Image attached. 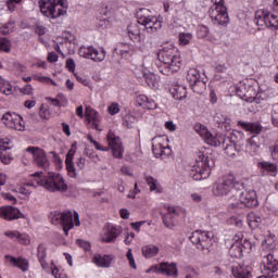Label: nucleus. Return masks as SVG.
<instances>
[{
  "label": "nucleus",
  "instance_id": "obj_1",
  "mask_svg": "<svg viewBox=\"0 0 278 278\" xmlns=\"http://www.w3.org/2000/svg\"><path fill=\"white\" fill-rule=\"evenodd\" d=\"M137 22L127 27V35L132 42H144V34H157L162 29V20L152 15L149 9H139L137 11Z\"/></svg>",
  "mask_w": 278,
  "mask_h": 278
},
{
  "label": "nucleus",
  "instance_id": "obj_2",
  "mask_svg": "<svg viewBox=\"0 0 278 278\" xmlns=\"http://www.w3.org/2000/svg\"><path fill=\"white\" fill-rule=\"evenodd\" d=\"M157 70L161 75H173L181 68V53L173 46H165L157 53Z\"/></svg>",
  "mask_w": 278,
  "mask_h": 278
},
{
  "label": "nucleus",
  "instance_id": "obj_3",
  "mask_svg": "<svg viewBox=\"0 0 278 278\" xmlns=\"http://www.w3.org/2000/svg\"><path fill=\"white\" fill-rule=\"evenodd\" d=\"M31 177H34L38 186H42L48 192L64 193L68 190V185H66V180H64L62 174L50 172L47 176L42 177V172H37Z\"/></svg>",
  "mask_w": 278,
  "mask_h": 278
},
{
  "label": "nucleus",
  "instance_id": "obj_4",
  "mask_svg": "<svg viewBox=\"0 0 278 278\" xmlns=\"http://www.w3.org/2000/svg\"><path fill=\"white\" fill-rule=\"evenodd\" d=\"M215 166L214 157L212 154L205 151H198L194 154V161L192 163V172L194 179H207L212 175V168Z\"/></svg>",
  "mask_w": 278,
  "mask_h": 278
},
{
  "label": "nucleus",
  "instance_id": "obj_5",
  "mask_svg": "<svg viewBox=\"0 0 278 278\" xmlns=\"http://www.w3.org/2000/svg\"><path fill=\"white\" fill-rule=\"evenodd\" d=\"M40 12L48 18H60L64 16L68 10V1L66 0H39Z\"/></svg>",
  "mask_w": 278,
  "mask_h": 278
},
{
  "label": "nucleus",
  "instance_id": "obj_6",
  "mask_svg": "<svg viewBox=\"0 0 278 278\" xmlns=\"http://www.w3.org/2000/svg\"><path fill=\"white\" fill-rule=\"evenodd\" d=\"M52 225H61L63 227V231L65 236L68 235V231L73 229V227H79L81 222H79V213L71 211H66L63 213H55L51 218Z\"/></svg>",
  "mask_w": 278,
  "mask_h": 278
},
{
  "label": "nucleus",
  "instance_id": "obj_7",
  "mask_svg": "<svg viewBox=\"0 0 278 278\" xmlns=\"http://www.w3.org/2000/svg\"><path fill=\"white\" fill-rule=\"evenodd\" d=\"M106 140L109 148L101 146V143H99L98 141H93L92 144L94 149H97V151H110L111 149L113 157H117L118 160H121L125 151L123 149V141H121V137L116 136L112 131H109Z\"/></svg>",
  "mask_w": 278,
  "mask_h": 278
},
{
  "label": "nucleus",
  "instance_id": "obj_8",
  "mask_svg": "<svg viewBox=\"0 0 278 278\" xmlns=\"http://www.w3.org/2000/svg\"><path fill=\"white\" fill-rule=\"evenodd\" d=\"M213 5L210 8V16L215 25L225 27L229 24V13L225 7V0H212Z\"/></svg>",
  "mask_w": 278,
  "mask_h": 278
},
{
  "label": "nucleus",
  "instance_id": "obj_9",
  "mask_svg": "<svg viewBox=\"0 0 278 278\" xmlns=\"http://www.w3.org/2000/svg\"><path fill=\"white\" fill-rule=\"evenodd\" d=\"M170 139L168 136H157L152 139V153L155 157H162L165 160H170L173 157V149L168 144Z\"/></svg>",
  "mask_w": 278,
  "mask_h": 278
},
{
  "label": "nucleus",
  "instance_id": "obj_10",
  "mask_svg": "<svg viewBox=\"0 0 278 278\" xmlns=\"http://www.w3.org/2000/svg\"><path fill=\"white\" fill-rule=\"evenodd\" d=\"M239 186L238 181H236V176L229 174L219 178L214 185L212 192L215 197H225V194H229L232 190H236V187Z\"/></svg>",
  "mask_w": 278,
  "mask_h": 278
},
{
  "label": "nucleus",
  "instance_id": "obj_11",
  "mask_svg": "<svg viewBox=\"0 0 278 278\" xmlns=\"http://www.w3.org/2000/svg\"><path fill=\"white\" fill-rule=\"evenodd\" d=\"M187 81H189L193 92H197L198 94H203L207 88L205 74H201V72H199L197 68H190L187 72Z\"/></svg>",
  "mask_w": 278,
  "mask_h": 278
},
{
  "label": "nucleus",
  "instance_id": "obj_12",
  "mask_svg": "<svg viewBox=\"0 0 278 278\" xmlns=\"http://www.w3.org/2000/svg\"><path fill=\"white\" fill-rule=\"evenodd\" d=\"M195 131L204 139L206 144H210V147H220V144H225L227 142V139H225V135L217 132V134H212L205 127L204 125L197 124L194 126Z\"/></svg>",
  "mask_w": 278,
  "mask_h": 278
},
{
  "label": "nucleus",
  "instance_id": "obj_13",
  "mask_svg": "<svg viewBox=\"0 0 278 278\" xmlns=\"http://www.w3.org/2000/svg\"><path fill=\"white\" fill-rule=\"evenodd\" d=\"M26 151L33 155L34 166L41 168V170H49L51 168V161H49V156H47V152L42 148L28 147Z\"/></svg>",
  "mask_w": 278,
  "mask_h": 278
},
{
  "label": "nucleus",
  "instance_id": "obj_14",
  "mask_svg": "<svg viewBox=\"0 0 278 278\" xmlns=\"http://www.w3.org/2000/svg\"><path fill=\"white\" fill-rule=\"evenodd\" d=\"M256 25L260 27H268L269 29L277 30L278 29V14L270 13L266 10H258L255 13Z\"/></svg>",
  "mask_w": 278,
  "mask_h": 278
},
{
  "label": "nucleus",
  "instance_id": "obj_15",
  "mask_svg": "<svg viewBox=\"0 0 278 278\" xmlns=\"http://www.w3.org/2000/svg\"><path fill=\"white\" fill-rule=\"evenodd\" d=\"M213 237L214 235L212 232L195 230L190 236V240L192 244H195L197 249L205 251V249H210V247H212Z\"/></svg>",
  "mask_w": 278,
  "mask_h": 278
},
{
  "label": "nucleus",
  "instance_id": "obj_16",
  "mask_svg": "<svg viewBox=\"0 0 278 278\" xmlns=\"http://www.w3.org/2000/svg\"><path fill=\"white\" fill-rule=\"evenodd\" d=\"M238 195V192L236 193ZM239 201L240 203H231L230 207L232 210H236V207H242L244 205L245 207H257V193H255V190H244L241 193H239Z\"/></svg>",
  "mask_w": 278,
  "mask_h": 278
},
{
  "label": "nucleus",
  "instance_id": "obj_17",
  "mask_svg": "<svg viewBox=\"0 0 278 278\" xmlns=\"http://www.w3.org/2000/svg\"><path fill=\"white\" fill-rule=\"evenodd\" d=\"M80 58L92 60L93 62H103L105 60V49H97L92 46H81L78 50Z\"/></svg>",
  "mask_w": 278,
  "mask_h": 278
},
{
  "label": "nucleus",
  "instance_id": "obj_18",
  "mask_svg": "<svg viewBox=\"0 0 278 278\" xmlns=\"http://www.w3.org/2000/svg\"><path fill=\"white\" fill-rule=\"evenodd\" d=\"M184 214V208L179 206H168L167 213L163 215V223L168 229H173L179 218Z\"/></svg>",
  "mask_w": 278,
  "mask_h": 278
},
{
  "label": "nucleus",
  "instance_id": "obj_19",
  "mask_svg": "<svg viewBox=\"0 0 278 278\" xmlns=\"http://www.w3.org/2000/svg\"><path fill=\"white\" fill-rule=\"evenodd\" d=\"M121 236V227L108 224L103 227V230L100 235L101 242L110 244L116 242V238Z\"/></svg>",
  "mask_w": 278,
  "mask_h": 278
},
{
  "label": "nucleus",
  "instance_id": "obj_20",
  "mask_svg": "<svg viewBox=\"0 0 278 278\" xmlns=\"http://www.w3.org/2000/svg\"><path fill=\"white\" fill-rule=\"evenodd\" d=\"M75 153H77V146L72 144L71 149L68 150L65 156V166H66L67 175L72 179H77L78 177L77 168H75V162H73L75 157Z\"/></svg>",
  "mask_w": 278,
  "mask_h": 278
},
{
  "label": "nucleus",
  "instance_id": "obj_21",
  "mask_svg": "<svg viewBox=\"0 0 278 278\" xmlns=\"http://www.w3.org/2000/svg\"><path fill=\"white\" fill-rule=\"evenodd\" d=\"M262 271L265 273L266 275L270 273H277L278 270V260L275 258L273 254H267L263 256L262 261Z\"/></svg>",
  "mask_w": 278,
  "mask_h": 278
},
{
  "label": "nucleus",
  "instance_id": "obj_22",
  "mask_svg": "<svg viewBox=\"0 0 278 278\" xmlns=\"http://www.w3.org/2000/svg\"><path fill=\"white\" fill-rule=\"evenodd\" d=\"M4 260L7 264H9L10 266H14L15 268H20L22 273H27V270H29V261L27 258H24L22 256L16 258L12 255H5Z\"/></svg>",
  "mask_w": 278,
  "mask_h": 278
},
{
  "label": "nucleus",
  "instance_id": "obj_23",
  "mask_svg": "<svg viewBox=\"0 0 278 278\" xmlns=\"http://www.w3.org/2000/svg\"><path fill=\"white\" fill-rule=\"evenodd\" d=\"M136 75H138V77H143L150 88H155V86L157 84V76H155V74L149 72V63H142L141 74H139L138 70H137Z\"/></svg>",
  "mask_w": 278,
  "mask_h": 278
},
{
  "label": "nucleus",
  "instance_id": "obj_24",
  "mask_svg": "<svg viewBox=\"0 0 278 278\" xmlns=\"http://www.w3.org/2000/svg\"><path fill=\"white\" fill-rule=\"evenodd\" d=\"M0 218H4V220H18L21 218V211L14 206H1Z\"/></svg>",
  "mask_w": 278,
  "mask_h": 278
},
{
  "label": "nucleus",
  "instance_id": "obj_25",
  "mask_svg": "<svg viewBox=\"0 0 278 278\" xmlns=\"http://www.w3.org/2000/svg\"><path fill=\"white\" fill-rule=\"evenodd\" d=\"M136 103L142 110H157V103L155 100L147 97L146 94H139L136 98Z\"/></svg>",
  "mask_w": 278,
  "mask_h": 278
},
{
  "label": "nucleus",
  "instance_id": "obj_26",
  "mask_svg": "<svg viewBox=\"0 0 278 278\" xmlns=\"http://www.w3.org/2000/svg\"><path fill=\"white\" fill-rule=\"evenodd\" d=\"M86 118L88 123H91L92 128L97 131H101V128H99V123H101V117L99 116V113L94 111V109L87 106L86 111Z\"/></svg>",
  "mask_w": 278,
  "mask_h": 278
},
{
  "label": "nucleus",
  "instance_id": "obj_27",
  "mask_svg": "<svg viewBox=\"0 0 278 278\" xmlns=\"http://www.w3.org/2000/svg\"><path fill=\"white\" fill-rule=\"evenodd\" d=\"M244 249H251V241L244 239L243 244L232 243L229 248L231 257H242Z\"/></svg>",
  "mask_w": 278,
  "mask_h": 278
},
{
  "label": "nucleus",
  "instance_id": "obj_28",
  "mask_svg": "<svg viewBox=\"0 0 278 278\" xmlns=\"http://www.w3.org/2000/svg\"><path fill=\"white\" fill-rule=\"evenodd\" d=\"M225 140L230 144L242 148V144H244V134L239 130H232L229 135H227V137H225Z\"/></svg>",
  "mask_w": 278,
  "mask_h": 278
},
{
  "label": "nucleus",
  "instance_id": "obj_29",
  "mask_svg": "<svg viewBox=\"0 0 278 278\" xmlns=\"http://www.w3.org/2000/svg\"><path fill=\"white\" fill-rule=\"evenodd\" d=\"M245 153L257 155L260 153V137L253 136L247 140Z\"/></svg>",
  "mask_w": 278,
  "mask_h": 278
},
{
  "label": "nucleus",
  "instance_id": "obj_30",
  "mask_svg": "<svg viewBox=\"0 0 278 278\" xmlns=\"http://www.w3.org/2000/svg\"><path fill=\"white\" fill-rule=\"evenodd\" d=\"M169 92H170L173 99H176V101H181V99H186V97L188 94L186 86L179 85V84L173 85L169 88Z\"/></svg>",
  "mask_w": 278,
  "mask_h": 278
},
{
  "label": "nucleus",
  "instance_id": "obj_31",
  "mask_svg": "<svg viewBox=\"0 0 278 278\" xmlns=\"http://www.w3.org/2000/svg\"><path fill=\"white\" fill-rule=\"evenodd\" d=\"M232 275L236 278H250L251 277V267L249 265H235L232 266Z\"/></svg>",
  "mask_w": 278,
  "mask_h": 278
},
{
  "label": "nucleus",
  "instance_id": "obj_32",
  "mask_svg": "<svg viewBox=\"0 0 278 278\" xmlns=\"http://www.w3.org/2000/svg\"><path fill=\"white\" fill-rule=\"evenodd\" d=\"M141 253L146 260H151L160 254V248L155 244H146L141 248Z\"/></svg>",
  "mask_w": 278,
  "mask_h": 278
},
{
  "label": "nucleus",
  "instance_id": "obj_33",
  "mask_svg": "<svg viewBox=\"0 0 278 278\" xmlns=\"http://www.w3.org/2000/svg\"><path fill=\"white\" fill-rule=\"evenodd\" d=\"M146 182L150 188V192H154V194H162V192H164L160 180L155 179L153 176H146Z\"/></svg>",
  "mask_w": 278,
  "mask_h": 278
},
{
  "label": "nucleus",
  "instance_id": "obj_34",
  "mask_svg": "<svg viewBox=\"0 0 278 278\" xmlns=\"http://www.w3.org/2000/svg\"><path fill=\"white\" fill-rule=\"evenodd\" d=\"M160 275H166L167 277H177V265L175 263H161Z\"/></svg>",
  "mask_w": 278,
  "mask_h": 278
},
{
  "label": "nucleus",
  "instance_id": "obj_35",
  "mask_svg": "<svg viewBox=\"0 0 278 278\" xmlns=\"http://www.w3.org/2000/svg\"><path fill=\"white\" fill-rule=\"evenodd\" d=\"M112 260H114V256L112 255H96L93 256V263L96 266H99L100 268H110L112 264Z\"/></svg>",
  "mask_w": 278,
  "mask_h": 278
},
{
  "label": "nucleus",
  "instance_id": "obj_36",
  "mask_svg": "<svg viewBox=\"0 0 278 278\" xmlns=\"http://www.w3.org/2000/svg\"><path fill=\"white\" fill-rule=\"evenodd\" d=\"M238 126L242 127L244 131H249L250 134H260L262 131V125L257 123H249V122H238Z\"/></svg>",
  "mask_w": 278,
  "mask_h": 278
},
{
  "label": "nucleus",
  "instance_id": "obj_37",
  "mask_svg": "<svg viewBox=\"0 0 278 278\" xmlns=\"http://www.w3.org/2000/svg\"><path fill=\"white\" fill-rule=\"evenodd\" d=\"M37 257L43 270H47L49 268V264H47V245L43 243H40L37 248Z\"/></svg>",
  "mask_w": 278,
  "mask_h": 278
},
{
  "label": "nucleus",
  "instance_id": "obj_38",
  "mask_svg": "<svg viewBox=\"0 0 278 278\" xmlns=\"http://www.w3.org/2000/svg\"><path fill=\"white\" fill-rule=\"evenodd\" d=\"M215 121L220 129H226V131L231 129V118L227 117L226 115L217 114Z\"/></svg>",
  "mask_w": 278,
  "mask_h": 278
},
{
  "label": "nucleus",
  "instance_id": "obj_39",
  "mask_svg": "<svg viewBox=\"0 0 278 278\" xmlns=\"http://www.w3.org/2000/svg\"><path fill=\"white\" fill-rule=\"evenodd\" d=\"M14 121H18V114L16 113H5L2 116V123L5 127H9V129L14 127Z\"/></svg>",
  "mask_w": 278,
  "mask_h": 278
},
{
  "label": "nucleus",
  "instance_id": "obj_40",
  "mask_svg": "<svg viewBox=\"0 0 278 278\" xmlns=\"http://www.w3.org/2000/svg\"><path fill=\"white\" fill-rule=\"evenodd\" d=\"M257 90H255V87L248 85V91L245 92V97L243 98V101H247L248 103H255L257 102Z\"/></svg>",
  "mask_w": 278,
  "mask_h": 278
},
{
  "label": "nucleus",
  "instance_id": "obj_41",
  "mask_svg": "<svg viewBox=\"0 0 278 278\" xmlns=\"http://www.w3.org/2000/svg\"><path fill=\"white\" fill-rule=\"evenodd\" d=\"M226 147L224 148V151L228 157H236V153H240L242 151V148L240 146H236L233 143L225 142Z\"/></svg>",
  "mask_w": 278,
  "mask_h": 278
},
{
  "label": "nucleus",
  "instance_id": "obj_42",
  "mask_svg": "<svg viewBox=\"0 0 278 278\" xmlns=\"http://www.w3.org/2000/svg\"><path fill=\"white\" fill-rule=\"evenodd\" d=\"M248 223L251 229H257L262 225V217L255 213H250L248 215Z\"/></svg>",
  "mask_w": 278,
  "mask_h": 278
},
{
  "label": "nucleus",
  "instance_id": "obj_43",
  "mask_svg": "<svg viewBox=\"0 0 278 278\" xmlns=\"http://www.w3.org/2000/svg\"><path fill=\"white\" fill-rule=\"evenodd\" d=\"M227 224L242 229V226L244 225V215L231 216L227 219Z\"/></svg>",
  "mask_w": 278,
  "mask_h": 278
},
{
  "label": "nucleus",
  "instance_id": "obj_44",
  "mask_svg": "<svg viewBox=\"0 0 278 278\" xmlns=\"http://www.w3.org/2000/svg\"><path fill=\"white\" fill-rule=\"evenodd\" d=\"M33 79L39 81L40 84H46L47 86H58V83L53 81L50 77L42 76L39 74H34Z\"/></svg>",
  "mask_w": 278,
  "mask_h": 278
},
{
  "label": "nucleus",
  "instance_id": "obj_45",
  "mask_svg": "<svg viewBox=\"0 0 278 278\" xmlns=\"http://www.w3.org/2000/svg\"><path fill=\"white\" fill-rule=\"evenodd\" d=\"M0 92H2V94H5L7 97H9V94H12V85L3 77L0 78Z\"/></svg>",
  "mask_w": 278,
  "mask_h": 278
},
{
  "label": "nucleus",
  "instance_id": "obj_46",
  "mask_svg": "<svg viewBox=\"0 0 278 278\" xmlns=\"http://www.w3.org/2000/svg\"><path fill=\"white\" fill-rule=\"evenodd\" d=\"M192 33H180L178 35L179 45H181V47H186L192 42Z\"/></svg>",
  "mask_w": 278,
  "mask_h": 278
},
{
  "label": "nucleus",
  "instance_id": "obj_47",
  "mask_svg": "<svg viewBox=\"0 0 278 278\" xmlns=\"http://www.w3.org/2000/svg\"><path fill=\"white\" fill-rule=\"evenodd\" d=\"M0 51H3V53H10V51H12V41L8 38H0Z\"/></svg>",
  "mask_w": 278,
  "mask_h": 278
},
{
  "label": "nucleus",
  "instance_id": "obj_48",
  "mask_svg": "<svg viewBox=\"0 0 278 278\" xmlns=\"http://www.w3.org/2000/svg\"><path fill=\"white\" fill-rule=\"evenodd\" d=\"M14 126H11V129H15V131H25V121L21 115H17V121L13 122Z\"/></svg>",
  "mask_w": 278,
  "mask_h": 278
},
{
  "label": "nucleus",
  "instance_id": "obj_49",
  "mask_svg": "<svg viewBox=\"0 0 278 278\" xmlns=\"http://www.w3.org/2000/svg\"><path fill=\"white\" fill-rule=\"evenodd\" d=\"M13 73L16 75V77H21L24 75V73H27V66L20 63H14Z\"/></svg>",
  "mask_w": 278,
  "mask_h": 278
},
{
  "label": "nucleus",
  "instance_id": "obj_50",
  "mask_svg": "<svg viewBox=\"0 0 278 278\" xmlns=\"http://www.w3.org/2000/svg\"><path fill=\"white\" fill-rule=\"evenodd\" d=\"M12 147H14V143L9 138L0 139V151H9Z\"/></svg>",
  "mask_w": 278,
  "mask_h": 278
},
{
  "label": "nucleus",
  "instance_id": "obj_51",
  "mask_svg": "<svg viewBox=\"0 0 278 278\" xmlns=\"http://www.w3.org/2000/svg\"><path fill=\"white\" fill-rule=\"evenodd\" d=\"M115 51L116 53H121L122 55H125L131 52V47L127 43H119L117 48H115Z\"/></svg>",
  "mask_w": 278,
  "mask_h": 278
},
{
  "label": "nucleus",
  "instance_id": "obj_52",
  "mask_svg": "<svg viewBox=\"0 0 278 278\" xmlns=\"http://www.w3.org/2000/svg\"><path fill=\"white\" fill-rule=\"evenodd\" d=\"M260 168H263V170H267L268 173H275L277 170V165L268 162H261L258 163Z\"/></svg>",
  "mask_w": 278,
  "mask_h": 278
},
{
  "label": "nucleus",
  "instance_id": "obj_53",
  "mask_svg": "<svg viewBox=\"0 0 278 278\" xmlns=\"http://www.w3.org/2000/svg\"><path fill=\"white\" fill-rule=\"evenodd\" d=\"M0 161L2 162V164H12V162L14 161V155L7 152H0Z\"/></svg>",
  "mask_w": 278,
  "mask_h": 278
},
{
  "label": "nucleus",
  "instance_id": "obj_54",
  "mask_svg": "<svg viewBox=\"0 0 278 278\" xmlns=\"http://www.w3.org/2000/svg\"><path fill=\"white\" fill-rule=\"evenodd\" d=\"M210 36V28L205 25H200L198 27V38L205 39Z\"/></svg>",
  "mask_w": 278,
  "mask_h": 278
},
{
  "label": "nucleus",
  "instance_id": "obj_55",
  "mask_svg": "<svg viewBox=\"0 0 278 278\" xmlns=\"http://www.w3.org/2000/svg\"><path fill=\"white\" fill-rule=\"evenodd\" d=\"M52 155V162L55 165L56 170H62V159L54 151L50 152Z\"/></svg>",
  "mask_w": 278,
  "mask_h": 278
},
{
  "label": "nucleus",
  "instance_id": "obj_56",
  "mask_svg": "<svg viewBox=\"0 0 278 278\" xmlns=\"http://www.w3.org/2000/svg\"><path fill=\"white\" fill-rule=\"evenodd\" d=\"M12 31H14L13 22H9L8 24H5L0 28V34H2L3 36H8V34H12Z\"/></svg>",
  "mask_w": 278,
  "mask_h": 278
},
{
  "label": "nucleus",
  "instance_id": "obj_57",
  "mask_svg": "<svg viewBox=\"0 0 278 278\" xmlns=\"http://www.w3.org/2000/svg\"><path fill=\"white\" fill-rule=\"evenodd\" d=\"M126 257L128 260V264H129L130 268H134V270H136V268H138V266L136 265V258H134V253L131 252V249H128V251L126 253Z\"/></svg>",
  "mask_w": 278,
  "mask_h": 278
},
{
  "label": "nucleus",
  "instance_id": "obj_58",
  "mask_svg": "<svg viewBox=\"0 0 278 278\" xmlns=\"http://www.w3.org/2000/svg\"><path fill=\"white\" fill-rule=\"evenodd\" d=\"M249 91V86H247V84H240L238 87H237V94L244 99L247 92Z\"/></svg>",
  "mask_w": 278,
  "mask_h": 278
},
{
  "label": "nucleus",
  "instance_id": "obj_59",
  "mask_svg": "<svg viewBox=\"0 0 278 278\" xmlns=\"http://www.w3.org/2000/svg\"><path fill=\"white\" fill-rule=\"evenodd\" d=\"M17 241L20 244L27 245V244H30L31 239H29V235L20 232V236L17 237Z\"/></svg>",
  "mask_w": 278,
  "mask_h": 278
},
{
  "label": "nucleus",
  "instance_id": "obj_60",
  "mask_svg": "<svg viewBox=\"0 0 278 278\" xmlns=\"http://www.w3.org/2000/svg\"><path fill=\"white\" fill-rule=\"evenodd\" d=\"M108 112L109 114H111V116H114L115 114H118V112H121V106L118 105V103L113 102L108 108Z\"/></svg>",
  "mask_w": 278,
  "mask_h": 278
},
{
  "label": "nucleus",
  "instance_id": "obj_61",
  "mask_svg": "<svg viewBox=\"0 0 278 278\" xmlns=\"http://www.w3.org/2000/svg\"><path fill=\"white\" fill-rule=\"evenodd\" d=\"M232 244H244V235L242 232H237L232 238Z\"/></svg>",
  "mask_w": 278,
  "mask_h": 278
},
{
  "label": "nucleus",
  "instance_id": "obj_62",
  "mask_svg": "<svg viewBox=\"0 0 278 278\" xmlns=\"http://www.w3.org/2000/svg\"><path fill=\"white\" fill-rule=\"evenodd\" d=\"M21 232H18V230H7L4 232V236H7V238H10V240H18V236Z\"/></svg>",
  "mask_w": 278,
  "mask_h": 278
},
{
  "label": "nucleus",
  "instance_id": "obj_63",
  "mask_svg": "<svg viewBox=\"0 0 278 278\" xmlns=\"http://www.w3.org/2000/svg\"><path fill=\"white\" fill-rule=\"evenodd\" d=\"M189 200L193 203H201V201H203V195H201V193L193 192L189 195Z\"/></svg>",
  "mask_w": 278,
  "mask_h": 278
},
{
  "label": "nucleus",
  "instance_id": "obj_64",
  "mask_svg": "<svg viewBox=\"0 0 278 278\" xmlns=\"http://www.w3.org/2000/svg\"><path fill=\"white\" fill-rule=\"evenodd\" d=\"M51 274L55 278H66V274H64V271H60V269H58L56 267L52 269Z\"/></svg>",
  "mask_w": 278,
  "mask_h": 278
}]
</instances>
